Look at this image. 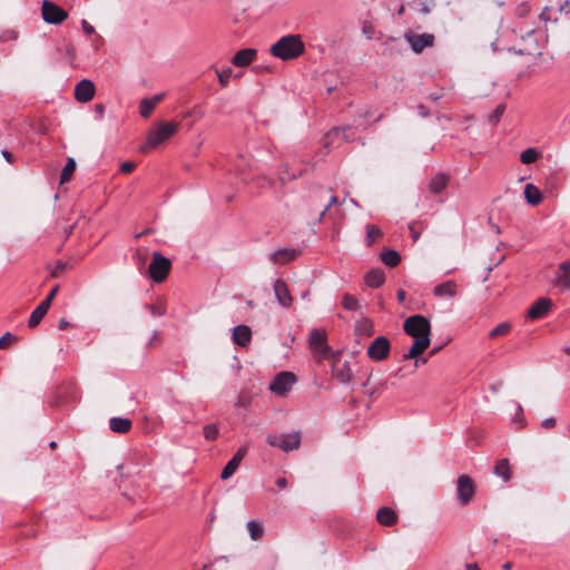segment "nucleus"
Returning <instances> with one entry per match:
<instances>
[{
  "instance_id": "1",
  "label": "nucleus",
  "mask_w": 570,
  "mask_h": 570,
  "mask_svg": "<svg viewBox=\"0 0 570 570\" xmlns=\"http://www.w3.org/2000/svg\"><path fill=\"white\" fill-rule=\"evenodd\" d=\"M403 331L414 338L413 345L407 353L403 355V361L415 360V366H419L420 356L429 348L431 344V324L429 320L415 314L407 317L403 323Z\"/></svg>"
},
{
  "instance_id": "2",
  "label": "nucleus",
  "mask_w": 570,
  "mask_h": 570,
  "mask_svg": "<svg viewBox=\"0 0 570 570\" xmlns=\"http://www.w3.org/2000/svg\"><path fill=\"white\" fill-rule=\"evenodd\" d=\"M305 45L299 35H287L272 45L271 53L282 60H292L304 53Z\"/></svg>"
},
{
  "instance_id": "3",
  "label": "nucleus",
  "mask_w": 570,
  "mask_h": 570,
  "mask_svg": "<svg viewBox=\"0 0 570 570\" xmlns=\"http://www.w3.org/2000/svg\"><path fill=\"white\" fill-rule=\"evenodd\" d=\"M179 128V124L175 121H159L149 131L147 137V145L155 148L173 137Z\"/></svg>"
},
{
  "instance_id": "4",
  "label": "nucleus",
  "mask_w": 570,
  "mask_h": 570,
  "mask_svg": "<svg viewBox=\"0 0 570 570\" xmlns=\"http://www.w3.org/2000/svg\"><path fill=\"white\" fill-rule=\"evenodd\" d=\"M309 347L314 358L321 363L323 360L330 358L332 350L327 344L326 333L323 330L315 328L309 334Z\"/></svg>"
},
{
  "instance_id": "5",
  "label": "nucleus",
  "mask_w": 570,
  "mask_h": 570,
  "mask_svg": "<svg viewBox=\"0 0 570 570\" xmlns=\"http://www.w3.org/2000/svg\"><path fill=\"white\" fill-rule=\"evenodd\" d=\"M171 268V262L159 252L153 253L151 263L146 274L156 283H163Z\"/></svg>"
},
{
  "instance_id": "6",
  "label": "nucleus",
  "mask_w": 570,
  "mask_h": 570,
  "mask_svg": "<svg viewBox=\"0 0 570 570\" xmlns=\"http://www.w3.org/2000/svg\"><path fill=\"white\" fill-rule=\"evenodd\" d=\"M267 443L271 446L279 448L285 452L296 450L301 445V434L297 432L289 434H269Z\"/></svg>"
},
{
  "instance_id": "7",
  "label": "nucleus",
  "mask_w": 570,
  "mask_h": 570,
  "mask_svg": "<svg viewBox=\"0 0 570 570\" xmlns=\"http://www.w3.org/2000/svg\"><path fill=\"white\" fill-rule=\"evenodd\" d=\"M404 39L410 45L411 49L415 53H421L425 48L434 46L435 37L432 33H416L412 30H407L404 33Z\"/></svg>"
},
{
  "instance_id": "8",
  "label": "nucleus",
  "mask_w": 570,
  "mask_h": 570,
  "mask_svg": "<svg viewBox=\"0 0 570 570\" xmlns=\"http://www.w3.org/2000/svg\"><path fill=\"white\" fill-rule=\"evenodd\" d=\"M43 20L50 24H60L68 18V12L52 1L43 0L41 6Z\"/></svg>"
},
{
  "instance_id": "9",
  "label": "nucleus",
  "mask_w": 570,
  "mask_h": 570,
  "mask_svg": "<svg viewBox=\"0 0 570 570\" xmlns=\"http://www.w3.org/2000/svg\"><path fill=\"white\" fill-rule=\"evenodd\" d=\"M475 493V485L473 480L466 475L462 474L458 478L456 481V494L460 503L462 505L469 504Z\"/></svg>"
},
{
  "instance_id": "10",
  "label": "nucleus",
  "mask_w": 570,
  "mask_h": 570,
  "mask_svg": "<svg viewBox=\"0 0 570 570\" xmlns=\"http://www.w3.org/2000/svg\"><path fill=\"white\" fill-rule=\"evenodd\" d=\"M391 351L390 340L385 336H377L367 348V356L376 362L387 358Z\"/></svg>"
},
{
  "instance_id": "11",
  "label": "nucleus",
  "mask_w": 570,
  "mask_h": 570,
  "mask_svg": "<svg viewBox=\"0 0 570 570\" xmlns=\"http://www.w3.org/2000/svg\"><path fill=\"white\" fill-rule=\"evenodd\" d=\"M333 376L342 384H346L352 381L353 372L347 361L342 362L340 353L333 355L332 364Z\"/></svg>"
},
{
  "instance_id": "12",
  "label": "nucleus",
  "mask_w": 570,
  "mask_h": 570,
  "mask_svg": "<svg viewBox=\"0 0 570 570\" xmlns=\"http://www.w3.org/2000/svg\"><path fill=\"white\" fill-rule=\"evenodd\" d=\"M296 377L291 372H281L269 385V390L277 395H285L294 385Z\"/></svg>"
},
{
  "instance_id": "13",
  "label": "nucleus",
  "mask_w": 570,
  "mask_h": 570,
  "mask_svg": "<svg viewBox=\"0 0 570 570\" xmlns=\"http://www.w3.org/2000/svg\"><path fill=\"white\" fill-rule=\"evenodd\" d=\"M552 307L550 298L541 297L537 299L528 309L527 317L530 320H540L548 315Z\"/></svg>"
},
{
  "instance_id": "14",
  "label": "nucleus",
  "mask_w": 570,
  "mask_h": 570,
  "mask_svg": "<svg viewBox=\"0 0 570 570\" xmlns=\"http://www.w3.org/2000/svg\"><path fill=\"white\" fill-rule=\"evenodd\" d=\"M95 96V85L91 80L83 79L76 85L75 98L79 102H88Z\"/></svg>"
},
{
  "instance_id": "15",
  "label": "nucleus",
  "mask_w": 570,
  "mask_h": 570,
  "mask_svg": "<svg viewBox=\"0 0 570 570\" xmlns=\"http://www.w3.org/2000/svg\"><path fill=\"white\" fill-rule=\"evenodd\" d=\"M247 450H248L247 446H242L235 453V455L227 462V464L225 465V468L223 469L222 474H220V478L223 480L229 479L236 472V470L238 469L240 462L245 458V455L247 453Z\"/></svg>"
},
{
  "instance_id": "16",
  "label": "nucleus",
  "mask_w": 570,
  "mask_h": 570,
  "mask_svg": "<svg viewBox=\"0 0 570 570\" xmlns=\"http://www.w3.org/2000/svg\"><path fill=\"white\" fill-rule=\"evenodd\" d=\"M257 57V50L253 48H246L237 51L232 58V63L235 67H247L253 61H255Z\"/></svg>"
},
{
  "instance_id": "17",
  "label": "nucleus",
  "mask_w": 570,
  "mask_h": 570,
  "mask_svg": "<svg viewBox=\"0 0 570 570\" xmlns=\"http://www.w3.org/2000/svg\"><path fill=\"white\" fill-rule=\"evenodd\" d=\"M275 296L284 307L292 305L293 298L288 291L286 283L283 279H277L274 284Z\"/></svg>"
},
{
  "instance_id": "18",
  "label": "nucleus",
  "mask_w": 570,
  "mask_h": 570,
  "mask_svg": "<svg viewBox=\"0 0 570 570\" xmlns=\"http://www.w3.org/2000/svg\"><path fill=\"white\" fill-rule=\"evenodd\" d=\"M252 340V331L247 325H238L233 331V341L235 344L245 347Z\"/></svg>"
},
{
  "instance_id": "19",
  "label": "nucleus",
  "mask_w": 570,
  "mask_h": 570,
  "mask_svg": "<svg viewBox=\"0 0 570 570\" xmlns=\"http://www.w3.org/2000/svg\"><path fill=\"white\" fill-rule=\"evenodd\" d=\"M376 519L380 524L391 527L396 523L397 515L391 508L383 507L379 509Z\"/></svg>"
},
{
  "instance_id": "20",
  "label": "nucleus",
  "mask_w": 570,
  "mask_h": 570,
  "mask_svg": "<svg viewBox=\"0 0 570 570\" xmlns=\"http://www.w3.org/2000/svg\"><path fill=\"white\" fill-rule=\"evenodd\" d=\"M433 293L438 297H453L456 295V283L446 281L434 287Z\"/></svg>"
},
{
  "instance_id": "21",
  "label": "nucleus",
  "mask_w": 570,
  "mask_h": 570,
  "mask_svg": "<svg viewBox=\"0 0 570 570\" xmlns=\"http://www.w3.org/2000/svg\"><path fill=\"white\" fill-rule=\"evenodd\" d=\"M49 306L47 305V302H41L35 309L33 312L31 313L30 317H29V321H28V326L30 328H33L36 327L37 325H39V323L42 321V318L46 316V314L48 313L49 311Z\"/></svg>"
},
{
  "instance_id": "22",
  "label": "nucleus",
  "mask_w": 570,
  "mask_h": 570,
  "mask_svg": "<svg viewBox=\"0 0 570 570\" xmlns=\"http://www.w3.org/2000/svg\"><path fill=\"white\" fill-rule=\"evenodd\" d=\"M298 255L295 249H278L272 254L271 259L276 264H286L294 261Z\"/></svg>"
},
{
  "instance_id": "23",
  "label": "nucleus",
  "mask_w": 570,
  "mask_h": 570,
  "mask_svg": "<svg viewBox=\"0 0 570 570\" xmlns=\"http://www.w3.org/2000/svg\"><path fill=\"white\" fill-rule=\"evenodd\" d=\"M132 423L126 417H111L109 420V428L116 433H127L130 431Z\"/></svg>"
},
{
  "instance_id": "24",
  "label": "nucleus",
  "mask_w": 570,
  "mask_h": 570,
  "mask_svg": "<svg viewBox=\"0 0 570 570\" xmlns=\"http://www.w3.org/2000/svg\"><path fill=\"white\" fill-rule=\"evenodd\" d=\"M385 281V275H384V272L382 269H371L366 275H365V283L367 286L372 287V288H377L380 287Z\"/></svg>"
},
{
  "instance_id": "25",
  "label": "nucleus",
  "mask_w": 570,
  "mask_h": 570,
  "mask_svg": "<svg viewBox=\"0 0 570 570\" xmlns=\"http://www.w3.org/2000/svg\"><path fill=\"white\" fill-rule=\"evenodd\" d=\"M524 198L530 205L537 206L541 203L542 195L537 186L533 184H527L524 186Z\"/></svg>"
},
{
  "instance_id": "26",
  "label": "nucleus",
  "mask_w": 570,
  "mask_h": 570,
  "mask_svg": "<svg viewBox=\"0 0 570 570\" xmlns=\"http://www.w3.org/2000/svg\"><path fill=\"white\" fill-rule=\"evenodd\" d=\"M557 283L566 288H570V259H567L559 265Z\"/></svg>"
},
{
  "instance_id": "27",
  "label": "nucleus",
  "mask_w": 570,
  "mask_h": 570,
  "mask_svg": "<svg viewBox=\"0 0 570 570\" xmlns=\"http://www.w3.org/2000/svg\"><path fill=\"white\" fill-rule=\"evenodd\" d=\"M494 474L502 478L504 482L511 479V468L507 459H501L494 466Z\"/></svg>"
},
{
  "instance_id": "28",
  "label": "nucleus",
  "mask_w": 570,
  "mask_h": 570,
  "mask_svg": "<svg viewBox=\"0 0 570 570\" xmlns=\"http://www.w3.org/2000/svg\"><path fill=\"white\" fill-rule=\"evenodd\" d=\"M355 333L361 336L370 337L374 334V325L367 318H362L355 324Z\"/></svg>"
},
{
  "instance_id": "29",
  "label": "nucleus",
  "mask_w": 570,
  "mask_h": 570,
  "mask_svg": "<svg viewBox=\"0 0 570 570\" xmlns=\"http://www.w3.org/2000/svg\"><path fill=\"white\" fill-rule=\"evenodd\" d=\"M381 259L386 266L395 267L401 262V256L394 249H385L381 254Z\"/></svg>"
},
{
  "instance_id": "30",
  "label": "nucleus",
  "mask_w": 570,
  "mask_h": 570,
  "mask_svg": "<svg viewBox=\"0 0 570 570\" xmlns=\"http://www.w3.org/2000/svg\"><path fill=\"white\" fill-rule=\"evenodd\" d=\"M246 528L253 541H258L264 535V527L258 521H248Z\"/></svg>"
},
{
  "instance_id": "31",
  "label": "nucleus",
  "mask_w": 570,
  "mask_h": 570,
  "mask_svg": "<svg viewBox=\"0 0 570 570\" xmlns=\"http://www.w3.org/2000/svg\"><path fill=\"white\" fill-rule=\"evenodd\" d=\"M449 183V176L444 174L436 175L432 178L430 184V190L434 194L441 193Z\"/></svg>"
},
{
  "instance_id": "32",
  "label": "nucleus",
  "mask_w": 570,
  "mask_h": 570,
  "mask_svg": "<svg viewBox=\"0 0 570 570\" xmlns=\"http://www.w3.org/2000/svg\"><path fill=\"white\" fill-rule=\"evenodd\" d=\"M365 229H366L365 242H366L367 246L373 245L383 235L382 230L376 225H373V224H367Z\"/></svg>"
},
{
  "instance_id": "33",
  "label": "nucleus",
  "mask_w": 570,
  "mask_h": 570,
  "mask_svg": "<svg viewBox=\"0 0 570 570\" xmlns=\"http://www.w3.org/2000/svg\"><path fill=\"white\" fill-rule=\"evenodd\" d=\"M76 161L73 158H68L67 164L65 165L61 176H60V184H65L69 181L76 170Z\"/></svg>"
},
{
  "instance_id": "34",
  "label": "nucleus",
  "mask_w": 570,
  "mask_h": 570,
  "mask_svg": "<svg viewBox=\"0 0 570 570\" xmlns=\"http://www.w3.org/2000/svg\"><path fill=\"white\" fill-rule=\"evenodd\" d=\"M540 151H538L535 148H528L523 150L520 155V160L524 165H529L534 163L540 157Z\"/></svg>"
},
{
  "instance_id": "35",
  "label": "nucleus",
  "mask_w": 570,
  "mask_h": 570,
  "mask_svg": "<svg viewBox=\"0 0 570 570\" xmlns=\"http://www.w3.org/2000/svg\"><path fill=\"white\" fill-rule=\"evenodd\" d=\"M510 330H511L510 323L503 322V323H500L499 325H497L494 328H492L489 335L491 338L504 336L510 332Z\"/></svg>"
},
{
  "instance_id": "36",
  "label": "nucleus",
  "mask_w": 570,
  "mask_h": 570,
  "mask_svg": "<svg viewBox=\"0 0 570 570\" xmlns=\"http://www.w3.org/2000/svg\"><path fill=\"white\" fill-rule=\"evenodd\" d=\"M342 305L347 311H357L361 307L358 301L350 294L343 296Z\"/></svg>"
},
{
  "instance_id": "37",
  "label": "nucleus",
  "mask_w": 570,
  "mask_h": 570,
  "mask_svg": "<svg viewBox=\"0 0 570 570\" xmlns=\"http://www.w3.org/2000/svg\"><path fill=\"white\" fill-rule=\"evenodd\" d=\"M155 108L156 107H154V105L148 100V98H145L140 101L139 112L142 118H148Z\"/></svg>"
},
{
  "instance_id": "38",
  "label": "nucleus",
  "mask_w": 570,
  "mask_h": 570,
  "mask_svg": "<svg viewBox=\"0 0 570 570\" xmlns=\"http://www.w3.org/2000/svg\"><path fill=\"white\" fill-rule=\"evenodd\" d=\"M219 434L218 428L215 424H207L204 426V438L208 441H214Z\"/></svg>"
},
{
  "instance_id": "39",
  "label": "nucleus",
  "mask_w": 570,
  "mask_h": 570,
  "mask_svg": "<svg viewBox=\"0 0 570 570\" xmlns=\"http://www.w3.org/2000/svg\"><path fill=\"white\" fill-rule=\"evenodd\" d=\"M306 171H307V169H305L304 171L301 170L298 173L289 174L288 167L284 166L283 170L279 173V180L284 184L286 180L297 178V177L304 175V173H306Z\"/></svg>"
},
{
  "instance_id": "40",
  "label": "nucleus",
  "mask_w": 570,
  "mask_h": 570,
  "mask_svg": "<svg viewBox=\"0 0 570 570\" xmlns=\"http://www.w3.org/2000/svg\"><path fill=\"white\" fill-rule=\"evenodd\" d=\"M216 72H217V77H218V81H219L220 86L223 88L227 87L229 83V79L233 75V70L230 68H227L223 71L216 70Z\"/></svg>"
},
{
  "instance_id": "41",
  "label": "nucleus",
  "mask_w": 570,
  "mask_h": 570,
  "mask_svg": "<svg viewBox=\"0 0 570 570\" xmlns=\"http://www.w3.org/2000/svg\"><path fill=\"white\" fill-rule=\"evenodd\" d=\"M504 111H505V105L504 104L498 105L495 107V109L493 110V112L489 116V121L491 124H498L500 121V118L504 114Z\"/></svg>"
},
{
  "instance_id": "42",
  "label": "nucleus",
  "mask_w": 570,
  "mask_h": 570,
  "mask_svg": "<svg viewBox=\"0 0 570 570\" xmlns=\"http://www.w3.org/2000/svg\"><path fill=\"white\" fill-rule=\"evenodd\" d=\"M14 342H17V337L9 332L6 333L0 337V350L9 347Z\"/></svg>"
},
{
  "instance_id": "43",
  "label": "nucleus",
  "mask_w": 570,
  "mask_h": 570,
  "mask_svg": "<svg viewBox=\"0 0 570 570\" xmlns=\"http://www.w3.org/2000/svg\"><path fill=\"white\" fill-rule=\"evenodd\" d=\"M135 258L137 259L138 268L141 269L147 263V252L138 249Z\"/></svg>"
},
{
  "instance_id": "44",
  "label": "nucleus",
  "mask_w": 570,
  "mask_h": 570,
  "mask_svg": "<svg viewBox=\"0 0 570 570\" xmlns=\"http://www.w3.org/2000/svg\"><path fill=\"white\" fill-rule=\"evenodd\" d=\"M146 308L150 311L154 316H161L165 314V307L163 305H146Z\"/></svg>"
},
{
  "instance_id": "45",
  "label": "nucleus",
  "mask_w": 570,
  "mask_h": 570,
  "mask_svg": "<svg viewBox=\"0 0 570 570\" xmlns=\"http://www.w3.org/2000/svg\"><path fill=\"white\" fill-rule=\"evenodd\" d=\"M434 6H435V0L423 1V2H421V12L423 14H428L431 12V10L434 8Z\"/></svg>"
},
{
  "instance_id": "46",
  "label": "nucleus",
  "mask_w": 570,
  "mask_h": 570,
  "mask_svg": "<svg viewBox=\"0 0 570 570\" xmlns=\"http://www.w3.org/2000/svg\"><path fill=\"white\" fill-rule=\"evenodd\" d=\"M135 168H136V164L132 161H125L120 166V170L124 174H130L131 171L135 170Z\"/></svg>"
},
{
  "instance_id": "47",
  "label": "nucleus",
  "mask_w": 570,
  "mask_h": 570,
  "mask_svg": "<svg viewBox=\"0 0 570 570\" xmlns=\"http://www.w3.org/2000/svg\"><path fill=\"white\" fill-rule=\"evenodd\" d=\"M362 31L367 39H372L374 33V27L371 23H364Z\"/></svg>"
},
{
  "instance_id": "48",
  "label": "nucleus",
  "mask_w": 570,
  "mask_h": 570,
  "mask_svg": "<svg viewBox=\"0 0 570 570\" xmlns=\"http://www.w3.org/2000/svg\"><path fill=\"white\" fill-rule=\"evenodd\" d=\"M556 419L554 417H548V419H544L542 422H541V426L543 429H552L556 426Z\"/></svg>"
},
{
  "instance_id": "49",
  "label": "nucleus",
  "mask_w": 570,
  "mask_h": 570,
  "mask_svg": "<svg viewBox=\"0 0 570 570\" xmlns=\"http://www.w3.org/2000/svg\"><path fill=\"white\" fill-rule=\"evenodd\" d=\"M338 203V198L336 196H332L330 198V202L327 204V206L323 209V212L321 213V218H323L325 216V214L327 213V210L333 206V205H336Z\"/></svg>"
},
{
  "instance_id": "50",
  "label": "nucleus",
  "mask_w": 570,
  "mask_h": 570,
  "mask_svg": "<svg viewBox=\"0 0 570 570\" xmlns=\"http://www.w3.org/2000/svg\"><path fill=\"white\" fill-rule=\"evenodd\" d=\"M81 27H82V31L86 35H91L95 32V28L87 20L81 21Z\"/></svg>"
},
{
  "instance_id": "51",
  "label": "nucleus",
  "mask_w": 570,
  "mask_h": 570,
  "mask_svg": "<svg viewBox=\"0 0 570 570\" xmlns=\"http://www.w3.org/2000/svg\"><path fill=\"white\" fill-rule=\"evenodd\" d=\"M58 286H56L55 288L51 289V292L47 295V297L42 301V302H47V305L50 307L55 296L57 295L58 293Z\"/></svg>"
},
{
  "instance_id": "52",
  "label": "nucleus",
  "mask_w": 570,
  "mask_h": 570,
  "mask_svg": "<svg viewBox=\"0 0 570 570\" xmlns=\"http://www.w3.org/2000/svg\"><path fill=\"white\" fill-rule=\"evenodd\" d=\"M164 98L165 94H157L151 98H148V100L154 105V107H156Z\"/></svg>"
},
{
  "instance_id": "53",
  "label": "nucleus",
  "mask_w": 570,
  "mask_h": 570,
  "mask_svg": "<svg viewBox=\"0 0 570 570\" xmlns=\"http://www.w3.org/2000/svg\"><path fill=\"white\" fill-rule=\"evenodd\" d=\"M347 128L348 127H335L330 131L328 137L340 136L341 134H344Z\"/></svg>"
},
{
  "instance_id": "54",
  "label": "nucleus",
  "mask_w": 570,
  "mask_h": 570,
  "mask_svg": "<svg viewBox=\"0 0 570 570\" xmlns=\"http://www.w3.org/2000/svg\"><path fill=\"white\" fill-rule=\"evenodd\" d=\"M63 269H65V264L59 263V264L56 266V268L53 269V272H52V276H53V277L59 276V275H60V273H62V272H63Z\"/></svg>"
},
{
  "instance_id": "55",
  "label": "nucleus",
  "mask_w": 570,
  "mask_h": 570,
  "mask_svg": "<svg viewBox=\"0 0 570 570\" xmlns=\"http://www.w3.org/2000/svg\"><path fill=\"white\" fill-rule=\"evenodd\" d=\"M276 485L281 489H285L287 487V480L286 478H278L276 480Z\"/></svg>"
},
{
  "instance_id": "56",
  "label": "nucleus",
  "mask_w": 570,
  "mask_h": 570,
  "mask_svg": "<svg viewBox=\"0 0 570 570\" xmlns=\"http://www.w3.org/2000/svg\"><path fill=\"white\" fill-rule=\"evenodd\" d=\"M560 11L566 13L570 12V1H564L563 3H561Z\"/></svg>"
},
{
  "instance_id": "57",
  "label": "nucleus",
  "mask_w": 570,
  "mask_h": 570,
  "mask_svg": "<svg viewBox=\"0 0 570 570\" xmlns=\"http://www.w3.org/2000/svg\"><path fill=\"white\" fill-rule=\"evenodd\" d=\"M68 326H69V323L65 318H61L58 323V328L61 331L68 328Z\"/></svg>"
},
{
  "instance_id": "58",
  "label": "nucleus",
  "mask_w": 570,
  "mask_h": 570,
  "mask_svg": "<svg viewBox=\"0 0 570 570\" xmlns=\"http://www.w3.org/2000/svg\"><path fill=\"white\" fill-rule=\"evenodd\" d=\"M396 296H397L399 302L403 303L405 301L406 294L403 289H399Z\"/></svg>"
},
{
  "instance_id": "59",
  "label": "nucleus",
  "mask_w": 570,
  "mask_h": 570,
  "mask_svg": "<svg viewBox=\"0 0 570 570\" xmlns=\"http://www.w3.org/2000/svg\"><path fill=\"white\" fill-rule=\"evenodd\" d=\"M216 562L223 563V566L227 567L229 563V559L226 556L219 557Z\"/></svg>"
},
{
  "instance_id": "60",
  "label": "nucleus",
  "mask_w": 570,
  "mask_h": 570,
  "mask_svg": "<svg viewBox=\"0 0 570 570\" xmlns=\"http://www.w3.org/2000/svg\"><path fill=\"white\" fill-rule=\"evenodd\" d=\"M2 156L6 158V160H7L8 163H12V158H13V156H12V154H11V153H9V151H7V150H3V151H2Z\"/></svg>"
},
{
  "instance_id": "61",
  "label": "nucleus",
  "mask_w": 570,
  "mask_h": 570,
  "mask_svg": "<svg viewBox=\"0 0 570 570\" xmlns=\"http://www.w3.org/2000/svg\"><path fill=\"white\" fill-rule=\"evenodd\" d=\"M466 570H481L480 567L476 563H468L465 566Z\"/></svg>"
},
{
  "instance_id": "62",
  "label": "nucleus",
  "mask_w": 570,
  "mask_h": 570,
  "mask_svg": "<svg viewBox=\"0 0 570 570\" xmlns=\"http://www.w3.org/2000/svg\"><path fill=\"white\" fill-rule=\"evenodd\" d=\"M104 110H105V107L101 104L96 105V111L98 114L101 115L104 112Z\"/></svg>"
},
{
  "instance_id": "63",
  "label": "nucleus",
  "mask_w": 570,
  "mask_h": 570,
  "mask_svg": "<svg viewBox=\"0 0 570 570\" xmlns=\"http://www.w3.org/2000/svg\"><path fill=\"white\" fill-rule=\"evenodd\" d=\"M502 568H503L504 570H510V569L512 568V563H511V562H505V563L502 566Z\"/></svg>"
},
{
  "instance_id": "64",
  "label": "nucleus",
  "mask_w": 570,
  "mask_h": 570,
  "mask_svg": "<svg viewBox=\"0 0 570 570\" xmlns=\"http://www.w3.org/2000/svg\"><path fill=\"white\" fill-rule=\"evenodd\" d=\"M404 11H405V7H404V4H402V6L399 8V10H397V14H400V16H401V14H403V13H404Z\"/></svg>"
}]
</instances>
